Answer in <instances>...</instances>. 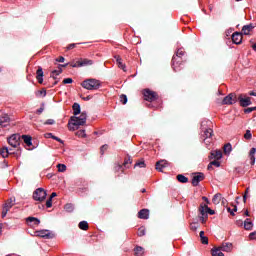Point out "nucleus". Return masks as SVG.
Instances as JSON below:
<instances>
[{"label":"nucleus","mask_w":256,"mask_h":256,"mask_svg":"<svg viewBox=\"0 0 256 256\" xmlns=\"http://www.w3.org/2000/svg\"><path fill=\"white\" fill-rule=\"evenodd\" d=\"M72 109L74 116H71L68 122V129L69 131H76L81 125L87 123V112H81V105H79V103H74Z\"/></svg>","instance_id":"f257e3e1"},{"label":"nucleus","mask_w":256,"mask_h":256,"mask_svg":"<svg viewBox=\"0 0 256 256\" xmlns=\"http://www.w3.org/2000/svg\"><path fill=\"white\" fill-rule=\"evenodd\" d=\"M81 87L87 89V91H97L101 87V82L97 79H86L81 83Z\"/></svg>","instance_id":"f03ea898"},{"label":"nucleus","mask_w":256,"mask_h":256,"mask_svg":"<svg viewBox=\"0 0 256 256\" xmlns=\"http://www.w3.org/2000/svg\"><path fill=\"white\" fill-rule=\"evenodd\" d=\"M34 201H45L47 199V191L43 188H37L33 193Z\"/></svg>","instance_id":"7ed1b4c3"},{"label":"nucleus","mask_w":256,"mask_h":256,"mask_svg":"<svg viewBox=\"0 0 256 256\" xmlns=\"http://www.w3.org/2000/svg\"><path fill=\"white\" fill-rule=\"evenodd\" d=\"M201 129L203 131L201 137H203L204 143H207V139H211V137H213V129L205 128V122L201 123Z\"/></svg>","instance_id":"20e7f679"},{"label":"nucleus","mask_w":256,"mask_h":256,"mask_svg":"<svg viewBox=\"0 0 256 256\" xmlns=\"http://www.w3.org/2000/svg\"><path fill=\"white\" fill-rule=\"evenodd\" d=\"M34 237H42V239H53L54 235L50 230H37L34 232Z\"/></svg>","instance_id":"39448f33"},{"label":"nucleus","mask_w":256,"mask_h":256,"mask_svg":"<svg viewBox=\"0 0 256 256\" xmlns=\"http://www.w3.org/2000/svg\"><path fill=\"white\" fill-rule=\"evenodd\" d=\"M19 141H21V135L13 134L8 138V143L11 147H19Z\"/></svg>","instance_id":"423d86ee"},{"label":"nucleus","mask_w":256,"mask_h":256,"mask_svg":"<svg viewBox=\"0 0 256 256\" xmlns=\"http://www.w3.org/2000/svg\"><path fill=\"white\" fill-rule=\"evenodd\" d=\"M203 179H205V174H203V172H197L192 178L193 187H197Z\"/></svg>","instance_id":"0eeeda50"},{"label":"nucleus","mask_w":256,"mask_h":256,"mask_svg":"<svg viewBox=\"0 0 256 256\" xmlns=\"http://www.w3.org/2000/svg\"><path fill=\"white\" fill-rule=\"evenodd\" d=\"M144 98L146 101H155L157 99V93L149 89L144 90Z\"/></svg>","instance_id":"6e6552de"},{"label":"nucleus","mask_w":256,"mask_h":256,"mask_svg":"<svg viewBox=\"0 0 256 256\" xmlns=\"http://www.w3.org/2000/svg\"><path fill=\"white\" fill-rule=\"evenodd\" d=\"M13 207V199H10V202H6L3 205L2 208V218L5 219V217H7V213H9V211L11 210V208Z\"/></svg>","instance_id":"1a4fd4ad"},{"label":"nucleus","mask_w":256,"mask_h":256,"mask_svg":"<svg viewBox=\"0 0 256 256\" xmlns=\"http://www.w3.org/2000/svg\"><path fill=\"white\" fill-rule=\"evenodd\" d=\"M11 124V118L7 115H0V127H9Z\"/></svg>","instance_id":"9d476101"},{"label":"nucleus","mask_w":256,"mask_h":256,"mask_svg":"<svg viewBox=\"0 0 256 256\" xmlns=\"http://www.w3.org/2000/svg\"><path fill=\"white\" fill-rule=\"evenodd\" d=\"M238 101L240 103V107H249V105H251L252 103L251 98L249 97L243 98L242 94L238 97Z\"/></svg>","instance_id":"9b49d317"},{"label":"nucleus","mask_w":256,"mask_h":256,"mask_svg":"<svg viewBox=\"0 0 256 256\" xmlns=\"http://www.w3.org/2000/svg\"><path fill=\"white\" fill-rule=\"evenodd\" d=\"M218 248H220L225 253H231V251H233V244L231 242H224Z\"/></svg>","instance_id":"f8f14e48"},{"label":"nucleus","mask_w":256,"mask_h":256,"mask_svg":"<svg viewBox=\"0 0 256 256\" xmlns=\"http://www.w3.org/2000/svg\"><path fill=\"white\" fill-rule=\"evenodd\" d=\"M232 41L233 43H235V45H241L243 41V34L235 32L234 34H232Z\"/></svg>","instance_id":"ddd939ff"},{"label":"nucleus","mask_w":256,"mask_h":256,"mask_svg":"<svg viewBox=\"0 0 256 256\" xmlns=\"http://www.w3.org/2000/svg\"><path fill=\"white\" fill-rule=\"evenodd\" d=\"M235 103H237V100L233 98V94H229L222 100V105H233Z\"/></svg>","instance_id":"4468645a"},{"label":"nucleus","mask_w":256,"mask_h":256,"mask_svg":"<svg viewBox=\"0 0 256 256\" xmlns=\"http://www.w3.org/2000/svg\"><path fill=\"white\" fill-rule=\"evenodd\" d=\"M199 211H200V215H201L200 221H201V223L205 224L207 222L208 215L205 212V206H203V204L200 205Z\"/></svg>","instance_id":"2eb2a0df"},{"label":"nucleus","mask_w":256,"mask_h":256,"mask_svg":"<svg viewBox=\"0 0 256 256\" xmlns=\"http://www.w3.org/2000/svg\"><path fill=\"white\" fill-rule=\"evenodd\" d=\"M114 58L116 59V63L119 67V69H122V71L127 72V66L125 64H123V59H121V56L116 55L114 56Z\"/></svg>","instance_id":"dca6fc26"},{"label":"nucleus","mask_w":256,"mask_h":256,"mask_svg":"<svg viewBox=\"0 0 256 256\" xmlns=\"http://www.w3.org/2000/svg\"><path fill=\"white\" fill-rule=\"evenodd\" d=\"M222 157H223V152H221V150L212 151L210 154V158L216 159V161H219V159H222Z\"/></svg>","instance_id":"f3484780"},{"label":"nucleus","mask_w":256,"mask_h":256,"mask_svg":"<svg viewBox=\"0 0 256 256\" xmlns=\"http://www.w3.org/2000/svg\"><path fill=\"white\" fill-rule=\"evenodd\" d=\"M36 79H37L38 83H40V84L43 83V68L41 66L38 67V69H37Z\"/></svg>","instance_id":"a211bd4d"},{"label":"nucleus","mask_w":256,"mask_h":256,"mask_svg":"<svg viewBox=\"0 0 256 256\" xmlns=\"http://www.w3.org/2000/svg\"><path fill=\"white\" fill-rule=\"evenodd\" d=\"M167 167V161L165 160H160L156 163V169L157 171L163 172V169Z\"/></svg>","instance_id":"6ab92c4d"},{"label":"nucleus","mask_w":256,"mask_h":256,"mask_svg":"<svg viewBox=\"0 0 256 256\" xmlns=\"http://www.w3.org/2000/svg\"><path fill=\"white\" fill-rule=\"evenodd\" d=\"M139 219H149V210L142 209L138 212Z\"/></svg>","instance_id":"aec40b11"},{"label":"nucleus","mask_w":256,"mask_h":256,"mask_svg":"<svg viewBox=\"0 0 256 256\" xmlns=\"http://www.w3.org/2000/svg\"><path fill=\"white\" fill-rule=\"evenodd\" d=\"M22 139L25 143V145H27V147H31V145H33V138L29 135H22Z\"/></svg>","instance_id":"412c9836"},{"label":"nucleus","mask_w":256,"mask_h":256,"mask_svg":"<svg viewBox=\"0 0 256 256\" xmlns=\"http://www.w3.org/2000/svg\"><path fill=\"white\" fill-rule=\"evenodd\" d=\"M244 229H246V231H251L253 229V222L251 219L247 218L244 221Z\"/></svg>","instance_id":"4be33fe9"},{"label":"nucleus","mask_w":256,"mask_h":256,"mask_svg":"<svg viewBox=\"0 0 256 256\" xmlns=\"http://www.w3.org/2000/svg\"><path fill=\"white\" fill-rule=\"evenodd\" d=\"M222 198L223 197L221 196V193H217L213 196L212 203H214V205H219L221 203Z\"/></svg>","instance_id":"5701e85b"},{"label":"nucleus","mask_w":256,"mask_h":256,"mask_svg":"<svg viewBox=\"0 0 256 256\" xmlns=\"http://www.w3.org/2000/svg\"><path fill=\"white\" fill-rule=\"evenodd\" d=\"M212 256H225V254H223V250L218 247L212 249Z\"/></svg>","instance_id":"b1692460"},{"label":"nucleus","mask_w":256,"mask_h":256,"mask_svg":"<svg viewBox=\"0 0 256 256\" xmlns=\"http://www.w3.org/2000/svg\"><path fill=\"white\" fill-rule=\"evenodd\" d=\"M26 221L27 223H33V225H39L41 223V220L35 217H28Z\"/></svg>","instance_id":"393cba45"},{"label":"nucleus","mask_w":256,"mask_h":256,"mask_svg":"<svg viewBox=\"0 0 256 256\" xmlns=\"http://www.w3.org/2000/svg\"><path fill=\"white\" fill-rule=\"evenodd\" d=\"M252 30H253V25H251V24L245 25L242 28L244 35H249V33H251Z\"/></svg>","instance_id":"a878e982"},{"label":"nucleus","mask_w":256,"mask_h":256,"mask_svg":"<svg viewBox=\"0 0 256 256\" xmlns=\"http://www.w3.org/2000/svg\"><path fill=\"white\" fill-rule=\"evenodd\" d=\"M9 153H11V152L9 151V148H7V147H4L0 150V155L3 157V159L9 157Z\"/></svg>","instance_id":"bb28decb"},{"label":"nucleus","mask_w":256,"mask_h":256,"mask_svg":"<svg viewBox=\"0 0 256 256\" xmlns=\"http://www.w3.org/2000/svg\"><path fill=\"white\" fill-rule=\"evenodd\" d=\"M172 68L174 71H181V68H179V62H176V57L173 56L172 58Z\"/></svg>","instance_id":"cd10ccee"},{"label":"nucleus","mask_w":256,"mask_h":256,"mask_svg":"<svg viewBox=\"0 0 256 256\" xmlns=\"http://www.w3.org/2000/svg\"><path fill=\"white\" fill-rule=\"evenodd\" d=\"M79 229H81L82 231H87V229H89V223H87V221H81L78 224Z\"/></svg>","instance_id":"c85d7f7f"},{"label":"nucleus","mask_w":256,"mask_h":256,"mask_svg":"<svg viewBox=\"0 0 256 256\" xmlns=\"http://www.w3.org/2000/svg\"><path fill=\"white\" fill-rule=\"evenodd\" d=\"M87 65H93V60L84 59L79 62L80 67H87Z\"/></svg>","instance_id":"c756f323"},{"label":"nucleus","mask_w":256,"mask_h":256,"mask_svg":"<svg viewBox=\"0 0 256 256\" xmlns=\"http://www.w3.org/2000/svg\"><path fill=\"white\" fill-rule=\"evenodd\" d=\"M177 180L179 181V183H189V178H187L185 175L183 174H179L177 176Z\"/></svg>","instance_id":"7c9ffc66"},{"label":"nucleus","mask_w":256,"mask_h":256,"mask_svg":"<svg viewBox=\"0 0 256 256\" xmlns=\"http://www.w3.org/2000/svg\"><path fill=\"white\" fill-rule=\"evenodd\" d=\"M233 151V147L231 146L230 143L224 145V153L225 155H229Z\"/></svg>","instance_id":"2f4dec72"},{"label":"nucleus","mask_w":256,"mask_h":256,"mask_svg":"<svg viewBox=\"0 0 256 256\" xmlns=\"http://www.w3.org/2000/svg\"><path fill=\"white\" fill-rule=\"evenodd\" d=\"M204 207V211L207 215V213H209V215H215V210H212L211 208H209V206H207V204H204L203 205Z\"/></svg>","instance_id":"473e14b6"},{"label":"nucleus","mask_w":256,"mask_h":256,"mask_svg":"<svg viewBox=\"0 0 256 256\" xmlns=\"http://www.w3.org/2000/svg\"><path fill=\"white\" fill-rule=\"evenodd\" d=\"M64 209H65V211H67V213H73V210H74L75 208L73 207V204L69 203V204H66V205L64 206Z\"/></svg>","instance_id":"72a5a7b5"},{"label":"nucleus","mask_w":256,"mask_h":256,"mask_svg":"<svg viewBox=\"0 0 256 256\" xmlns=\"http://www.w3.org/2000/svg\"><path fill=\"white\" fill-rule=\"evenodd\" d=\"M61 73H63V69L59 68L58 70H53L51 77H53V79H55V77L61 75Z\"/></svg>","instance_id":"f704fd0d"},{"label":"nucleus","mask_w":256,"mask_h":256,"mask_svg":"<svg viewBox=\"0 0 256 256\" xmlns=\"http://www.w3.org/2000/svg\"><path fill=\"white\" fill-rule=\"evenodd\" d=\"M134 251H135L136 256H142L143 255V247H141V246H137Z\"/></svg>","instance_id":"c9c22d12"},{"label":"nucleus","mask_w":256,"mask_h":256,"mask_svg":"<svg viewBox=\"0 0 256 256\" xmlns=\"http://www.w3.org/2000/svg\"><path fill=\"white\" fill-rule=\"evenodd\" d=\"M57 167L59 173H65V171H67V166L65 164H58Z\"/></svg>","instance_id":"e433bc0d"},{"label":"nucleus","mask_w":256,"mask_h":256,"mask_svg":"<svg viewBox=\"0 0 256 256\" xmlns=\"http://www.w3.org/2000/svg\"><path fill=\"white\" fill-rule=\"evenodd\" d=\"M76 136L85 139V137H87V134L85 133V130H78L76 132Z\"/></svg>","instance_id":"4c0bfd02"},{"label":"nucleus","mask_w":256,"mask_h":256,"mask_svg":"<svg viewBox=\"0 0 256 256\" xmlns=\"http://www.w3.org/2000/svg\"><path fill=\"white\" fill-rule=\"evenodd\" d=\"M214 166V167H221V162L220 161H217V160H214L212 162H210V164L208 165V169H211V166Z\"/></svg>","instance_id":"58836bf2"},{"label":"nucleus","mask_w":256,"mask_h":256,"mask_svg":"<svg viewBox=\"0 0 256 256\" xmlns=\"http://www.w3.org/2000/svg\"><path fill=\"white\" fill-rule=\"evenodd\" d=\"M253 137V134H251V130H246V133L244 134V139L251 140Z\"/></svg>","instance_id":"ea45409f"},{"label":"nucleus","mask_w":256,"mask_h":256,"mask_svg":"<svg viewBox=\"0 0 256 256\" xmlns=\"http://www.w3.org/2000/svg\"><path fill=\"white\" fill-rule=\"evenodd\" d=\"M131 158L128 157L124 160V163H123V166L126 168V169H129V165H131Z\"/></svg>","instance_id":"a19ab883"},{"label":"nucleus","mask_w":256,"mask_h":256,"mask_svg":"<svg viewBox=\"0 0 256 256\" xmlns=\"http://www.w3.org/2000/svg\"><path fill=\"white\" fill-rule=\"evenodd\" d=\"M183 55H185V50L183 48H179L176 51V57H183Z\"/></svg>","instance_id":"79ce46f5"},{"label":"nucleus","mask_w":256,"mask_h":256,"mask_svg":"<svg viewBox=\"0 0 256 256\" xmlns=\"http://www.w3.org/2000/svg\"><path fill=\"white\" fill-rule=\"evenodd\" d=\"M137 167H140V169H143L146 167L145 165V161H140V162H137L135 165H134V168H137Z\"/></svg>","instance_id":"37998d69"},{"label":"nucleus","mask_w":256,"mask_h":256,"mask_svg":"<svg viewBox=\"0 0 256 256\" xmlns=\"http://www.w3.org/2000/svg\"><path fill=\"white\" fill-rule=\"evenodd\" d=\"M120 101H121V103L123 104V105H127V95H125V94H121L120 95Z\"/></svg>","instance_id":"c03bdc74"},{"label":"nucleus","mask_w":256,"mask_h":256,"mask_svg":"<svg viewBox=\"0 0 256 256\" xmlns=\"http://www.w3.org/2000/svg\"><path fill=\"white\" fill-rule=\"evenodd\" d=\"M145 234H146L145 228L141 227L138 229V237H144Z\"/></svg>","instance_id":"a18cd8bd"},{"label":"nucleus","mask_w":256,"mask_h":256,"mask_svg":"<svg viewBox=\"0 0 256 256\" xmlns=\"http://www.w3.org/2000/svg\"><path fill=\"white\" fill-rule=\"evenodd\" d=\"M200 241L203 245H209V238H207L206 236L200 238Z\"/></svg>","instance_id":"49530a36"},{"label":"nucleus","mask_w":256,"mask_h":256,"mask_svg":"<svg viewBox=\"0 0 256 256\" xmlns=\"http://www.w3.org/2000/svg\"><path fill=\"white\" fill-rule=\"evenodd\" d=\"M228 213H230V215L235 216V213L237 211V206H234V209L231 208H227Z\"/></svg>","instance_id":"de8ad7c7"},{"label":"nucleus","mask_w":256,"mask_h":256,"mask_svg":"<svg viewBox=\"0 0 256 256\" xmlns=\"http://www.w3.org/2000/svg\"><path fill=\"white\" fill-rule=\"evenodd\" d=\"M46 207H47V209H50V207H53V199L52 198H49L46 201Z\"/></svg>","instance_id":"09e8293b"},{"label":"nucleus","mask_w":256,"mask_h":256,"mask_svg":"<svg viewBox=\"0 0 256 256\" xmlns=\"http://www.w3.org/2000/svg\"><path fill=\"white\" fill-rule=\"evenodd\" d=\"M63 83H64V85H69V84L73 83V79L72 78H65L63 80Z\"/></svg>","instance_id":"8fccbe9b"},{"label":"nucleus","mask_w":256,"mask_h":256,"mask_svg":"<svg viewBox=\"0 0 256 256\" xmlns=\"http://www.w3.org/2000/svg\"><path fill=\"white\" fill-rule=\"evenodd\" d=\"M44 125H55V120L54 119H48L45 121Z\"/></svg>","instance_id":"3c124183"},{"label":"nucleus","mask_w":256,"mask_h":256,"mask_svg":"<svg viewBox=\"0 0 256 256\" xmlns=\"http://www.w3.org/2000/svg\"><path fill=\"white\" fill-rule=\"evenodd\" d=\"M108 147H109V146H107V144H105V145H103V146L101 147L100 152H101L102 155H103V153H105V151H107Z\"/></svg>","instance_id":"603ef678"},{"label":"nucleus","mask_w":256,"mask_h":256,"mask_svg":"<svg viewBox=\"0 0 256 256\" xmlns=\"http://www.w3.org/2000/svg\"><path fill=\"white\" fill-rule=\"evenodd\" d=\"M253 111H254L253 107L244 109V113H246V114L253 113Z\"/></svg>","instance_id":"864d4df0"},{"label":"nucleus","mask_w":256,"mask_h":256,"mask_svg":"<svg viewBox=\"0 0 256 256\" xmlns=\"http://www.w3.org/2000/svg\"><path fill=\"white\" fill-rule=\"evenodd\" d=\"M235 172L238 173V174H241V173H243V168L242 167H236Z\"/></svg>","instance_id":"5fc2aeb1"},{"label":"nucleus","mask_w":256,"mask_h":256,"mask_svg":"<svg viewBox=\"0 0 256 256\" xmlns=\"http://www.w3.org/2000/svg\"><path fill=\"white\" fill-rule=\"evenodd\" d=\"M52 139H54V141H58V143H63V140L57 136H52Z\"/></svg>","instance_id":"6e6d98bb"},{"label":"nucleus","mask_w":256,"mask_h":256,"mask_svg":"<svg viewBox=\"0 0 256 256\" xmlns=\"http://www.w3.org/2000/svg\"><path fill=\"white\" fill-rule=\"evenodd\" d=\"M255 153H256V148H251L249 155L255 156Z\"/></svg>","instance_id":"4d7b16f0"},{"label":"nucleus","mask_w":256,"mask_h":256,"mask_svg":"<svg viewBox=\"0 0 256 256\" xmlns=\"http://www.w3.org/2000/svg\"><path fill=\"white\" fill-rule=\"evenodd\" d=\"M79 63H80V61H77L76 63H71L70 65H71V67H73V68H75V67H81V66H79Z\"/></svg>","instance_id":"13d9d810"},{"label":"nucleus","mask_w":256,"mask_h":256,"mask_svg":"<svg viewBox=\"0 0 256 256\" xmlns=\"http://www.w3.org/2000/svg\"><path fill=\"white\" fill-rule=\"evenodd\" d=\"M251 165H255V156H250Z\"/></svg>","instance_id":"bf43d9fd"},{"label":"nucleus","mask_w":256,"mask_h":256,"mask_svg":"<svg viewBox=\"0 0 256 256\" xmlns=\"http://www.w3.org/2000/svg\"><path fill=\"white\" fill-rule=\"evenodd\" d=\"M256 232H252L249 234V239L253 240L255 239Z\"/></svg>","instance_id":"052dcab7"},{"label":"nucleus","mask_w":256,"mask_h":256,"mask_svg":"<svg viewBox=\"0 0 256 256\" xmlns=\"http://www.w3.org/2000/svg\"><path fill=\"white\" fill-rule=\"evenodd\" d=\"M44 110H45V109H44L43 107H40V108L36 111V113H37L38 115H41V113H43Z\"/></svg>","instance_id":"680f3d73"},{"label":"nucleus","mask_w":256,"mask_h":256,"mask_svg":"<svg viewBox=\"0 0 256 256\" xmlns=\"http://www.w3.org/2000/svg\"><path fill=\"white\" fill-rule=\"evenodd\" d=\"M56 61L58 62V63H63L64 61H65V57H60V58H58V59H56Z\"/></svg>","instance_id":"e2e57ef3"},{"label":"nucleus","mask_w":256,"mask_h":256,"mask_svg":"<svg viewBox=\"0 0 256 256\" xmlns=\"http://www.w3.org/2000/svg\"><path fill=\"white\" fill-rule=\"evenodd\" d=\"M202 200L205 201L207 205H209V198H207V196H203Z\"/></svg>","instance_id":"0e129e2a"},{"label":"nucleus","mask_w":256,"mask_h":256,"mask_svg":"<svg viewBox=\"0 0 256 256\" xmlns=\"http://www.w3.org/2000/svg\"><path fill=\"white\" fill-rule=\"evenodd\" d=\"M249 95H250L251 97H256V92L251 91V92H249Z\"/></svg>","instance_id":"69168bd1"},{"label":"nucleus","mask_w":256,"mask_h":256,"mask_svg":"<svg viewBox=\"0 0 256 256\" xmlns=\"http://www.w3.org/2000/svg\"><path fill=\"white\" fill-rule=\"evenodd\" d=\"M54 197H57V193L56 192H53L50 196V199H53Z\"/></svg>","instance_id":"338daca9"},{"label":"nucleus","mask_w":256,"mask_h":256,"mask_svg":"<svg viewBox=\"0 0 256 256\" xmlns=\"http://www.w3.org/2000/svg\"><path fill=\"white\" fill-rule=\"evenodd\" d=\"M75 48V44H70L67 49H74Z\"/></svg>","instance_id":"774afa93"}]
</instances>
